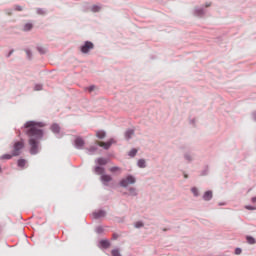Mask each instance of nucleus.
Instances as JSON below:
<instances>
[{
  "mask_svg": "<svg viewBox=\"0 0 256 256\" xmlns=\"http://www.w3.org/2000/svg\"><path fill=\"white\" fill-rule=\"evenodd\" d=\"M24 127L26 135L29 136L30 154L37 155L39 153V140L43 138V130L40 128L45 127V125L29 121L25 123Z\"/></svg>",
  "mask_w": 256,
  "mask_h": 256,
  "instance_id": "f257e3e1",
  "label": "nucleus"
},
{
  "mask_svg": "<svg viewBox=\"0 0 256 256\" xmlns=\"http://www.w3.org/2000/svg\"><path fill=\"white\" fill-rule=\"evenodd\" d=\"M23 147H25V144L23 143V141L16 142L12 150L13 157H17L21 155V149H23Z\"/></svg>",
  "mask_w": 256,
  "mask_h": 256,
  "instance_id": "f03ea898",
  "label": "nucleus"
},
{
  "mask_svg": "<svg viewBox=\"0 0 256 256\" xmlns=\"http://www.w3.org/2000/svg\"><path fill=\"white\" fill-rule=\"evenodd\" d=\"M133 183H135V177L133 176H128L120 181L121 187H128V185H133Z\"/></svg>",
  "mask_w": 256,
  "mask_h": 256,
  "instance_id": "7ed1b4c3",
  "label": "nucleus"
},
{
  "mask_svg": "<svg viewBox=\"0 0 256 256\" xmlns=\"http://www.w3.org/2000/svg\"><path fill=\"white\" fill-rule=\"evenodd\" d=\"M95 47V45L90 42V41H86L84 43V45L81 46V51L82 53H88L89 51H91V49H93Z\"/></svg>",
  "mask_w": 256,
  "mask_h": 256,
  "instance_id": "20e7f679",
  "label": "nucleus"
},
{
  "mask_svg": "<svg viewBox=\"0 0 256 256\" xmlns=\"http://www.w3.org/2000/svg\"><path fill=\"white\" fill-rule=\"evenodd\" d=\"M114 141L113 139H111L108 142H97V145H99V147H103V149H109V147H111V145H113Z\"/></svg>",
  "mask_w": 256,
  "mask_h": 256,
  "instance_id": "39448f33",
  "label": "nucleus"
},
{
  "mask_svg": "<svg viewBox=\"0 0 256 256\" xmlns=\"http://www.w3.org/2000/svg\"><path fill=\"white\" fill-rule=\"evenodd\" d=\"M101 181L103 182L104 185H107L108 183H110V181H113V178L110 175L103 174L101 176Z\"/></svg>",
  "mask_w": 256,
  "mask_h": 256,
  "instance_id": "423d86ee",
  "label": "nucleus"
},
{
  "mask_svg": "<svg viewBox=\"0 0 256 256\" xmlns=\"http://www.w3.org/2000/svg\"><path fill=\"white\" fill-rule=\"evenodd\" d=\"M75 145L77 149H82L83 145H85V141L81 137H78L75 140Z\"/></svg>",
  "mask_w": 256,
  "mask_h": 256,
  "instance_id": "0eeeda50",
  "label": "nucleus"
},
{
  "mask_svg": "<svg viewBox=\"0 0 256 256\" xmlns=\"http://www.w3.org/2000/svg\"><path fill=\"white\" fill-rule=\"evenodd\" d=\"M204 201H211L213 199V192L212 191H206L203 195Z\"/></svg>",
  "mask_w": 256,
  "mask_h": 256,
  "instance_id": "6e6552de",
  "label": "nucleus"
},
{
  "mask_svg": "<svg viewBox=\"0 0 256 256\" xmlns=\"http://www.w3.org/2000/svg\"><path fill=\"white\" fill-rule=\"evenodd\" d=\"M94 219H100V217H105V211L99 210L93 213Z\"/></svg>",
  "mask_w": 256,
  "mask_h": 256,
  "instance_id": "1a4fd4ad",
  "label": "nucleus"
},
{
  "mask_svg": "<svg viewBox=\"0 0 256 256\" xmlns=\"http://www.w3.org/2000/svg\"><path fill=\"white\" fill-rule=\"evenodd\" d=\"M51 131H52L53 133H59V131H61V127H59L58 124H53V125L51 126Z\"/></svg>",
  "mask_w": 256,
  "mask_h": 256,
  "instance_id": "9d476101",
  "label": "nucleus"
},
{
  "mask_svg": "<svg viewBox=\"0 0 256 256\" xmlns=\"http://www.w3.org/2000/svg\"><path fill=\"white\" fill-rule=\"evenodd\" d=\"M95 173H97V175H103V173H105V169L101 166H97L95 168Z\"/></svg>",
  "mask_w": 256,
  "mask_h": 256,
  "instance_id": "9b49d317",
  "label": "nucleus"
},
{
  "mask_svg": "<svg viewBox=\"0 0 256 256\" xmlns=\"http://www.w3.org/2000/svg\"><path fill=\"white\" fill-rule=\"evenodd\" d=\"M100 245H101V247H103L104 249H107V248H109L110 243L108 242V240H101V241H100Z\"/></svg>",
  "mask_w": 256,
  "mask_h": 256,
  "instance_id": "f8f14e48",
  "label": "nucleus"
},
{
  "mask_svg": "<svg viewBox=\"0 0 256 256\" xmlns=\"http://www.w3.org/2000/svg\"><path fill=\"white\" fill-rule=\"evenodd\" d=\"M133 135H135V131L133 130H128L125 134L126 139H131V137H133Z\"/></svg>",
  "mask_w": 256,
  "mask_h": 256,
  "instance_id": "ddd939ff",
  "label": "nucleus"
},
{
  "mask_svg": "<svg viewBox=\"0 0 256 256\" xmlns=\"http://www.w3.org/2000/svg\"><path fill=\"white\" fill-rule=\"evenodd\" d=\"M96 137H98V139H105V131L96 132Z\"/></svg>",
  "mask_w": 256,
  "mask_h": 256,
  "instance_id": "4468645a",
  "label": "nucleus"
},
{
  "mask_svg": "<svg viewBox=\"0 0 256 256\" xmlns=\"http://www.w3.org/2000/svg\"><path fill=\"white\" fill-rule=\"evenodd\" d=\"M25 165H27V160H25V159L18 160V167L23 168V167H25Z\"/></svg>",
  "mask_w": 256,
  "mask_h": 256,
  "instance_id": "2eb2a0df",
  "label": "nucleus"
},
{
  "mask_svg": "<svg viewBox=\"0 0 256 256\" xmlns=\"http://www.w3.org/2000/svg\"><path fill=\"white\" fill-rule=\"evenodd\" d=\"M246 240L247 242L250 244V245H255V238L251 237V236H247L246 237Z\"/></svg>",
  "mask_w": 256,
  "mask_h": 256,
  "instance_id": "dca6fc26",
  "label": "nucleus"
},
{
  "mask_svg": "<svg viewBox=\"0 0 256 256\" xmlns=\"http://www.w3.org/2000/svg\"><path fill=\"white\" fill-rule=\"evenodd\" d=\"M33 29V24L27 23L24 26V31H31Z\"/></svg>",
  "mask_w": 256,
  "mask_h": 256,
  "instance_id": "f3484780",
  "label": "nucleus"
},
{
  "mask_svg": "<svg viewBox=\"0 0 256 256\" xmlns=\"http://www.w3.org/2000/svg\"><path fill=\"white\" fill-rule=\"evenodd\" d=\"M98 165H107V159L99 158L98 159Z\"/></svg>",
  "mask_w": 256,
  "mask_h": 256,
  "instance_id": "a211bd4d",
  "label": "nucleus"
},
{
  "mask_svg": "<svg viewBox=\"0 0 256 256\" xmlns=\"http://www.w3.org/2000/svg\"><path fill=\"white\" fill-rule=\"evenodd\" d=\"M138 167H140L141 169H144V167H145V160L140 159L138 161Z\"/></svg>",
  "mask_w": 256,
  "mask_h": 256,
  "instance_id": "6ab92c4d",
  "label": "nucleus"
},
{
  "mask_svg": "<svg viewBox=\"0 0 256 256\" xmlns=\"http://www.w3.org/2000/svg\"><path fill=\"white\" fill-rule=\"evenodd\" d=\"M191 192L193 193L194 197H199V190L197 188H192Z\"/></svg>",
  "mask_w": 256,
  "mask_h": 256,
  "instance_id": "aec40b11",
  "label": "nucleus"
},
{
  "mask_svg": "<svg viewBox=\"0 0 256 256\" xmlns=\"http://www.w3.org/2000/svg\"><path fill=\"white\" fill-rule=\"evenodd\" d=\"M137 155V149H132L130 152H129V156L130 157H135Z\"/></svg>",
  "mask_w": 256,
  "mask_h": 256,
  "instance_id": "412c9836",
  "label": "nucleus"
},
{
  "mask_svg": "<svg viewBox=\"0 0 256 256\" xmlns=\"http://www.w3.org/2000/svg\"><path fill=\"white\" fill-rule=\"evenodd\" d=\"M110 171H111V173H115L116 171H121V169L117 166H114V167L110 168Z\"/></svg>",
  "mask_w": 256,
  "mask_h": 256,
  "instance_id": "4be33fe9",
  "label": "nucleus"
},
{
  "mask_svg": "<svg viewBox=\"0 0 256 256\" xmlns=\"http://www.w3.org/2000/svg\"><path fill=\"white\" fill-rule=\"evenodd\" d=\"M13 157V154H6L1 156V159H11Z\"/></svg>",
  "mask_w": 256,
  "mask_h": 256,
  "instance_id": "5701e85b",
  "label": "nucleus"
},
{
  "mask_svg": "<svg viewBox=\"0 0 256 256\" xmlns=\"http://www.w3.org/2000/svg\"><path fill=\"white\" fill-rule=\"evenodd\" d=\"M112 256H121V253L117 249L112 250Z\"/></svg>",
  "mask_w": 256,
  "mask_h": 256,
  "instance_id": "b1692460",
  "label": "nucleus"
},
{
  "mask_svg": "<svg viewBox=\"0 0 256 256\" xmlns=\"http://www.w3.org/2000/svg\"><path fill=\"white\" fill-rule=\"evenodd\" d=\"M245 209H248V211H255L256 207H253V206H245Z\"/></svg>",
  "mask_w": 256,
  "mask_h": 256,
  "instance_id": "393cba45",
  "label": "nucleus"
},
{
  "mask_svg": "<svg viewBox=\"0 0 256 256\" xmlns=\"http://www.w3.org/2000/svg\"><path fill=\"white\" fill-rule=\"evenodd\" d=\"M14 10H15V11H23V7H21V6H15V7H14Z\"/></svg>",
  "mask_w": 256,
  "mask_h": 256,
  "instance_id": "a878e982",
  "label": "nucleus"
},
{
  "mask_svg": "<svg viewBox=\"0 0 256 256\" xmlns=\"http://www.w3.org/2000/svg\"><path fill=\"white\" fill-rule=\"evenodd\" d=\"M135 227L139 229V227H143V224L141 222H136Z\"/></svg>",
  "mask_w": 256,
  "mask_h": 256,
  "instance_id": "bb28decb",
  "label": "nucleus"
},
{
  "mask_svg": "<svg viewBox=\"0 0 256 256\" xmlns=\"http://www.w3.org/2000/svg\"><path fill=\"white\" fill-rule=\"evenodd\" d=\"M96 87L95 86H90L88 88V91L91 93L92 91H95Z\"/></svg>",
  "mask_w": 256,
  "mask_h": 256,
  "instance_id": "cd10ccee",
  "label": "nucleus"
},
{
  "mask_svg": "<svg viewBox=\"0 0 256 256\" xmlns=\"http://www.w3.org/2000/svg\"><path fill=\"white\" fill-rule=\"evenodd\" d=\"M112 238H113L114 240H117V239H119V234H117V233H114V234H113V236H112Z\"/></svg>",
  "mask_w": 256,
  "mask_h": 256,
  "instance_id": "c85d7f7f",
  "label": "nucleus"
},
{
  "mask_svg": "<svg viewBox=\"0 0 256 256\" xmlns=\"http://www.w3.org/2000/svg\"><path fill=\"white\" fill-rule=\"evenodd\" d=\"M235 253L236 255H241V248H236Z\"/></svg>",
  "mask_w": 256,
  "mask_h": 256,
  "instance_id": "c756f323",
  "label": "nucleus"
},
{
  "mask_svg": "<svg viewBox=\"0 0 256 256\" xmlns=\"http://www.w3.org/2000/svg\"><path fill=\"white\" fill-rule=\"evenodd\" d=\"M26 53H27L28 57H31V52L29 50H26Z\"/></svg>",
  "mask_w": 256,
  "mask_h": 256,
  "instance_id": "7c9ffc66",
  "label": "nucleus"
},
{
  "mask_svg": "<svg viewBox=\"0 0 256 256\" xmlns=\"http://www.w3.org/2000/svg\"><path fill=\"white\" fill-rule=\"evenodd\" d=\"M36 91H41V86H38V88L36 86Z\"/></svg>",
  "mask_w": 256,
  "mask_h": 256,
  "instance_id": "2f4dec72",
  "label": "nucleus"
},
{
  "mask_svg": "<svg viewBox=\"0 0 256 256\" xmlns=\"http://www.w3.org/2000/svg\"><path fill=\"white\" fill-rule=\"evenodd\" d=\"M252 203H256V197L252 198Z\"/></svg>",
  "mask_w": 256,
  "mask_h": 256,
  "instance_id": "473e14b6",
  "label": "nucleus"
},
{
  "mask_svg": "<svg viewBox=\"0 0 256 256\" xmlns=\"http://www.w3.org/2000/svg\"><path fill=\"white\" fill-rule=\"evenodd\" d=\"M38 51H40L41 53H45V51L42 50L41 48H38Z\"/></svg>",
  "mask_w": 256,
  "mask_h": 256,
  "instance_id": "72a5a7b5",
  "label": "nucleus"
},
{
  "mask_svg": "<svg viewBox=\"0 0 256 256\" xmlns=\"http://www.w3.org/2000/svg\"><path fill=\"white\" fill-rule=\"evenodd\" d=\"M12 53H13V51H11V52L9 53V56H11Z\"/></svg>",
  "mask_w": 256,
  "mask_h": 256,
  "instance_id": "f704fd0d",
  "label": "nucleus"
},
{
  "mask_svg": "<svg viewBox=\"0 0 256 256\" xmlns=\"http://www.w3.org/2000/svg\"><path fill=\"white\" fill-rule=\"evenodd\" d=\"M0 173H1V167H0Z\"/></svg>",
  "mask_w": 256,
  "mask_h": 256,
  "instance_id": "c9c22d12",
  "label": "nucleus"
}]
</instances>
